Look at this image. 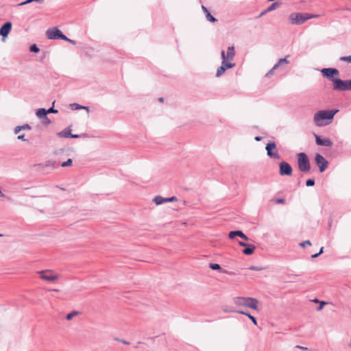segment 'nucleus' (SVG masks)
Wrapping results in <instances>:
<instances>
[{"label":"nucleus","mask_w":351,"mask_h":351,"mask_svg":"<svg viewBox=\"0 0 351 351\" xmlns=\"http://www.w3.org/2000/svg\"><path fill=\"white\" fill-rule=\"evenodd\" d=\"M337 111V110H324L318 111L315 114L313 117L315 124L318 127H322L330 124L332 121L334 116Z\"/></svg>","instance_id":"f257e3e1"},{"label":"nucleus","mask_w":351,"mask_h":351,"mask_svg":"<svg viewBox=\"0 0 351 351\" xmlns=\"http://www.w3.org/2000/svg\"><path fill=\"white\" fill-rule=\"evenodd\" d=\"M310 19L323 20V15L307 12H293L289 16L290 22H305Z\"/></svg>","instance_id":"f03ea898"},{"label":"nucleus","mask_w":351,"mask_h":351,"mask_svg":"<svg viewBox=\"0 0 351 351\" xmlns=\"http://www.w3.org/2000/svg\"><path fill=\"white\" fill-rule=\"evenodd\" d=\"M298 169L302 172H308L311 169V163L307 155L304 153L297 154Z\"/></svg>","instance_id":"7ed1b4c3"},{"label":"nucleus","mask_w":351,"mask_h":351,"mask_svg":"<svg viewBox=\"0 0 351 351\" xmlns=\"http://www.w3.org/2000/svg\"><path fill=\"white\" fill-rule=\"evenodd\" d=\"M333 90H351V80H343L340 78H337L334 80Z\"/></svg>","instance_id":"20e7f679"},{"label":"nucleus","mask_w":351,"mask_h":351,"mask_svg":"<svg viewBox=\"0 0 351 351\" xmlns=\"http://www.w3.org/2000/svg\"><path fill=\"white\" fill-rule=\"evenodd\" d=\"M46 36L50 40H64L66 36L57 27L50 28L46 31Z\"/></svg>","instance_id":"39448f33"},{"label":"nucleus","mask_w":351,"mask_h":351,"mask_svg":"<svg viewBox=\"0 0 351 351\" xmlns=\"http://www.w3.org/2000/svg\"><path fill=\"white\" fill-rule=\"evenodd\" d=\"M267 156L274 159H280V155L276 150V144L274 141H269L265 147Z\"/></svg>","instance_id":"423d86ee"},{"label":"nucleus","mask_w":351,"mask_h":351,"mask_svg":"<svg viewBox=\"0 0 351 351\" xmlns=\"http://www.w3.org/2000/svg\"><path fill=\"white\" fill-rule=\"evenodd\" d=\"M293 173L292 167L289 163L285 161L279 163V174L281 176H291Z\"/></svg>","instance_id":"0eeeda50"},{"label":"nucleus","mask_w":351,"mask_h":351,"mask_svg":"<svg viewBox=\"0 0 351 351\" xmlns=\"http://www.w3.org/2000/svg\"><path fill=\"white\" fill-rule=\"evenodd\" d=\"M321 73L324 77L328 78L334 83V80L337 79L334 76L338 75L339 71L335 68H324L321 70Z\"/></svg>","instance_id":"6e6552de"},{"label":"nucleus","mask_w":351,"mask_h":351,"mask_svg":"<svg viewBox=\"0 0 351 351\" xmlns=\"http://www.w3.org/2000/svg\"><path fill=\"white\" fill-rule=\"evenodd\" d=\"M315 162L321 173L324 172L328 167V162L320 154H315Z\"/></svg>","instance_id":"1a4fd4ad"},{"label":"nucleus","mask_w":351,"mask_h":351,"mask_svg":"<svg viewBox=\"0 0 351 351\" xmlns=\"http://www.w3.org/2000/svg\"><path fill=\"white\" fill-rule=\"evenodd\" d=\"M41 279L47 281H55L58 278V275L53 274L51 270H43L38 272Z\"/></svg>","instance_id":"9d476101"},{"label":"nucleus","mask_w":351,"mask_h":351,"mask_svg":"<svg viewBox=\"0 0 351 351\" xmlns=\"http://www.w3.org/2000/svg\"><path fill=\"white\" fill-rule=\"evenodd\" d=\"M12 23H3L0 28V35L3 42L5 41L6 38L12 30Z\"/></svg>","instance_id":"9b49d317"},{"label":"nucleus","mask_w":351,"mask_h":351,"mask_svg":"<svg viewBox=\"0 0 351 351\" xmlns=\"http://www.w3.org/2000/svg\"><path fill=\"white\" fill-rule=\"evenodd\" d=\"M315 143L317 145L324 147H331L332 142L328 138H322L317 134H315Z\"/></svg>","instance_id":"f8f14e48"},{"label":"nucleus","mask_w":351,"mask_h":351,"mask_svg":"<svg viewBox=\"0 0 351 351\" xmlns=\"http://www.w3.org/2000/svg\"><path fill=\"white\" fill-rule=\"evenodd\" d=\"M245 306L252 308L254 310H258V301L256 298L245 297Z\"/></svg>","instance_id":"ddd939ff"},{"label":"nucleus","mask_w":351,"mask_h":351,"mask_svg":"<svg viewBox=\"0 0 351 351\" xmlns=\"http://www.w3.org/2000/svg\"><path fill=\"white\" fill-rule=\"evenodd\" d=\"M236 237H241L245 241H248L249 238L241 230L230 231L228 234V237L231 239H234Z\"/></svg>","instance_id":"4468645a"},{"label":"nucleus","mask_w":351,"mask_h":351,"mask_svg":"<svg viewBox=\"0 0 351 351\" xmlns=\"http://www.w3.org/2000/svg\"><path fill=\"white\" fill-rule=\"evenodd\" d=\"M225 311L226 312H236L237 313L246 315L247 317H249V319L252 322V323L254 325H256V326L257 325V320H256V317H254L253 315H250L247 312H245L243 311H240V310L239 311H234V310L226 311V310H225Z\"/></svg>","instance_id":"2eb2a0df"},{"label":"nucleus","mask_w":351,"mask_h":351,"mask_svg":"<svg viewBox=\"0 0 351 351\" xmlns=\"http://www.w3.org/2000/svg\"><path fill=\"white\" fill-rule=\"evenodd\" d=\"M71 125L66 128L65 130L58 133V136L60 138H71Z\"/></svg>","instance_id":"dca6fc26"},{"label":"nucleus","mask_w":351,"mask_h":351,"mask_svg":"<svg viewBox=\"0 0 351 351\" xmlns=\"http://www.w3.org/2000/svg\"><path fill=\"white\" fill-rule=\"evenodd\" d=\"M256 247L253 244H248L247 247H245L242 252L245 255H251L254 252Z\"/></svg>","instance_id":"f3484780"},{"label":"nucleus","mask_w":351,"mask_h":351,"mask_svg":"<svg viewBox=\"0 0 351 351\" xmlns=\"http://www.w3.org/2000/svg\"><path fill=\"white\" fill-rule=\"evenodd\" d=\"M245 297H235L233 298V302L237 306H245Z\"/></svg>","instance_id":"a211bd4d"},{"label":"nucleus","mask_w":351,"mask_h":351,"mask_svg":"<svg viewBox=\"0 0 351 351\" xmlns=\"http://www.w3.org/2000/svg\"><path fill=\"white\" fill-rule=\"evenodd\" d=\"M36 114L40 119H47V111L45 108H39L36 110Z\"/></svg>","instance_id":"6ab92c4d"},{"label":"nucleus","mask_w":351,"mask_h":351,"mask_svg":"<svg viewBox=\"0 0 351 351\" xmlns=\"http://www.w3.org/2000/svg\"><path fill=\"white\" fill-rule=\"evenodd\" d=\"M202 8L204 11V12L206 14V19L210 21V22H217V20L213 16L210 14V13L208 12V10H207V8L202 5Z\"/></svg>","instance_id":"aec40b11"},{"label":"nucleus","mask_w":351,"mask_h":351,"mask_svg":"<svg viewBox=\"0 0 351 351\" xmlns=\"http://www.w3.org/2000/svg\"><path fill=\"white\" fill-rule=\"evenodd\" d=\"M235 56V50L234 46H230L228 47L226 58H228L229 60H232Z\"/></svg>","instance_id":"412c9836"},{"label":"nucleus","mask_w":351,"mask_h":351,"mask_svg":"<svg viewBox=\"0 0 351 351\" xmlns=\"http://www.w3.org/2000/svg\"><path fill=\"white\" fill-rule=\"evenodd\" d=\"M281 5V2L280 1H275L273 2L265 10V12H261V14H263L265 12H271L272 10H274L277 8H278Z\"/></svg>","instance_id":"4be33fe9"},{"label":"nucleus","mask_w":351,"mask_h":351,"mask_svg":"<svg viewBox=\"0 0 351 351\" xmlns=\"http://www.w3.org/2000/svg\"><path fill=\"white\" fill-rule=\"evenodd\" d=\"M221 66H223L224 69L227 70L233 68L235 64L230 62L229 60H222Z\"/></svg>","instance_id":"5701e85b"},{"label":"nucleus","mask_w":351,"mask_h":351,"mask_svg":"<svg viewBox=\"0 0 351 351\" xmlns=\"http://www.w3.org/2000/svg\"><path fill=\"white\" fill-rule=\"evenodd\" d=\"M153 201L156 205H160V204H162L163 203L167 202L166 198L162 197V196H159V195L156 196L154 198Z\"/></svg>","instance_id":"b1692460"},{"label":"nucleus","mask_w":351,"mask_h":351,"mask_svg":"<svg viewBox=\"0 0 351 351\" xmlns=\"http://www.w3.org/2000/svg\"><path fill=\"white\" fill-rule=\"evenodd\" d=\"M282 64H289V61L287 60V57H285L284 58L279 59L278 62L274 64V69H276Z\"/></svg>","instance_id":"393cba45"},{"label":"nucleus","mask_w":351,"mask_h":351,"mask_svg":"<svg viewBox=\"0 0 351 351\" xmlns=\"http://www.w3.org/2000/svg\"><path fill=\"white\" fill-rule=\"evenodd\" d=\"M45 167H51L53 169H56L59 167V164L55 160H48L45 162Z\"/></svg>","instance_id":"a878e982"},{"label":"nucleus","mask_w":351,"mask_h":351,"mask_svg":"<svg viewBox=\"0 0 351 351\" xmlns=\"http://www.w3.org/2000/svg\"><path fill=\"white\" fill-rule=\"evenodd\" d=\"M29 51L32 53H38L40 49L36 44H33L29 47Z\"/></svg>","instance_id":"bb28decb"},{"label":"nucleus","mask_w":351,"mask_h":351,"mask_svg":"<svg viewBox=\"0 0 351 351\" xmlns=\"http://www.w3.org/2000/svg\"><path fill=\"white\" fill-rule=\"evenodd\" d=\"M226 71V69H224V68H223V66H220L217 69V72H216V74H215L216 77H220V76H221V75H222V74H223Z\"/></svg>","instance_id":"cd10ccee"},{"label":"nucleus","mask_w":351,"mask_h":351,"mask_svg":"<svg viewBox=\"0 0 351 351\" xmlns=\"http://www.w3.org/2000/svg\"><path fill=\"white\" fill-rule=\"evenodd\" d=\"M80 314V312L73 311L69 313H68L66 316V319L67 320L71 319L75 315Z\"/></svg>","instance_id":"c85d7f7f"},{"label":"nucleus","mask_w":351,"mask_h":351,"mask_svg":"<svg viewBox=\"0 0 351 351\" xmlns=\"http://www.w3.org/2000/svg\"><path fill=\"white\" fill-rule=\"evenodd\" d=\"M71 108L72 110H82V108H84V106H81L77 103H73V104H71L70 105Z\"/></svg>","instance_id":"c756f323"},{"label":"nucleus","mask_w":351,"mask_h":351,"mask_svg":"<svg viewBox=\"0 0 351 351\" xmlns=\"http://www.w3.org/2000/svg\"><path fill=\"white\" fill-rule=\"evenodd\" d=\"M72 163H73V160L71 158H69L65 162H63L60 166L62 167H70L72 165Z\"/></svg>","instance_id":"7c9ffc66"},{"label":"nucleus","mask_w":351,"mask_h":351,"mask_svg":"<svg viewBox=\"0 0 351 351\" xmlns=\"http://www.w3.org/2000/svg\"><path fill=\"white\" fill-rule=\"evenodd\" d=\"M209 267L213 270H219L221 269V266L217 263H210Z\"/></svg>","instance_id":"2f4dec72"},{"label":"nucleus","mask_w":351,"mask_h":351,"mask_svg":"<svg viewBox=\"0 0 351 351\" xmlns=\"http://www.w3.org/2000/svg\"><path fill=\"white\" fill-rule=\"evenodd\" d=\"M45 0H26L24 2H22L19 4V5H25V4H27V3H32L33 1H35V2H37V3H43Z\"/></svg>","instance_id":"473e14b6"},{"label":"nucleus","mask_w":351,"mask_h":351,"mask_svg":"<svg viewBox=\"0 0 351 351\" xmlns=\"http://www.w3.org/2000/svg\"><path fill=\"white\" fill-rule=\"evenodd\" d=\"M339 60L343 62H348L351 63V55L348 56H341Z\"/></svg>","instance_id":"72a5a7b5"},{"label":"nucleus","mask_w":351,"mask_h":351,"mask_svg":"<svg viewBox=\"0 0 351 351\" xmlns=\"http://www.w3.org/2000/svg\"><path fill=\"white\" fill-rule=\"evenodd\" d=\"M315 185V180L313 179H308L306 181V186H313Z\"/></svg>","instance_id":"f704fd0d"},{"label":"nucleus","mask_w":351,"mask_h":351,"mask_svg":"<svg viewBox=\"0 0 351 351\" xmlns=\"http://www.w3.org/2000/svg\"><path fill=\"white\" fill-rule=\"evenodd\" d=\"M302 247H304L306 245H311V243L309 240L304 241L300 244Z\"/></svg>","instance_id":"c9c22d12"},{"label":"nucleus","mask_w":351,"mask_h":351,"mask_svg":"<svg viewBox=\"0 0 351 351\" xmlns=\"http://www.w3.org/2000/svg\"><path fill=\"white\" fill-rule=\"evenodd\" d=\"M221 58H222V60H229L228 58H226V53H225V51L224 50H222L221 51Z\"/></svg>","instance_id":"e433bc0d"},{"label":"nucleus","mask_w":351,"mask_h":351,"mask_svg":"<svg viewBox=\"0 0 351 351\" xmlns=\"http://www.w3.org/2000/svg\"><path fill=\"white\" fill-rule=\"evenodd\" d=\"M325 304H326V302H321L319 303V305L317 307V311H321L324 308Z\"/></svg>","instance_id":"4c0bfd02"},{"label":"nucleus","mask_w":351,"mask_h":351,"mask_svg":"<svg viewBox=\"0 0 351 351\" xmlns=\"http://www.w3.org/2000/svg\"><path fill=\"white\" fill-rule=\"evenodd\" d=\"M47 114L49 113H58V110L54 109L53 107L49 108L48 110H47Z\"/></svg>","instance_id":"58836bf2"},{"label":"nucleus","mask_w":351,"mask_h":351,"mask_svg":"<svg viewBox=\"0 0 351 351\" xmlns=\"http://www.w3.org/2000/svg\"><path fill=\"white\" fill-rule=\"evenodd\" d=\"M276 204H283L285 203V199L282 198H277L275 199Z\"/></svg>","instance_id":"ea45409f"},{"label":"nucleus","mask_w":351,"mask_h":351,"mask_svg":"<svg viewBox=\"0 0 351 351\" xmlns=\"http://www.w3.org/2000/svg\"><path fill=\"white\" fill-rule=\"evenodd\" d=\"M86 134H82V135L80 134H71V138H78L81 136H86Z\"/></svg>","instance_id":"a19ab883"},{"label":"nucleus","mask_w":351,"mask_h":351,"mask_svg":"<svg viewBox=\"0 0 351 351\" xmlns=\"http://www.w3.org/2000/svg\"><path fill=\"white\" fill-rule=\"evenodd\" d=\"M249 269L252 271H260L261 270V268L256 266H250Z\"/></svg>","instance_id":"79ce46f5"},{"label":"nucleus","mask_w":351,"mask_h":351,"mask_svg":"<svg viewBox=\"0 0 351 351\" xmlns=\"http://www.w3.org/2000/svg\"><path fill=\"white\" fill-rule=\"evenodd\" d=\"M21 128V130H30L31 127L29 124H24L23 125H20Z\"/></svg>","instance_id":"37998d69"},{"label":"nucleus","mask_w":351,"mask_h":351,"mask_svg":"<svg viewBox=\"0 0 351 351\" xmlns=\"http://www.w3.org/2000/svg\"><path fill=\"white\" fill-rule=\"evenodd\" d=\"M167 202H173L177 200V198L176 197H171L166 198Z\"/></svg>","instance_id":"c03bdc74"},{"label":"nucleus","mask_w":351,"mask_h":351,"mask_svg":"<svg viewBox=\"0 0 351 351\" xmlns=\"http://www.w3.org/2000/svg\"><path fill=\"white\" fill-rule=\"evenodd\" d=\"M17 138L23 141H27V139L25 138V134L19 135Z\"/></svg>","instance_id":"a18cd8bd"},{"label":"nucleus","mask_w":351,"mask_h":351,"mask_svg":"<svg viewBox=\"0 0 351 351\" xmlns=\"http://www.w3.org/2000/svg\"><path fill=\"white\" fill-rule=\"evenodd\" d=\"M274 70H275V69H274V67H273L270 71H269L266 73L265 76H266V77H270V76L274 73Z\"/></svg>","instance_id":"49530a36"},{"label":"nucleus","mask_w":351,"mask_h":351,"mask_svg":"<svg viewBox=\"0 0 351 351\" xmlns=\"http://www.w3.org/2000/svg\"><path fill=\"white\" fill-rule=\"evenodd\" d=\"M50 123H51V121L47 117V119H43V123L46 125H49Z\"/></svg>","instance_id":"de8ad7c7"},{"label":"nucleus","mask_w":351,"mask_h":351,"mask_svg":"<svg viewBox=\"0 0 351 351\" xmlns=\"http://www.w3.org/2000/svg\"><path fill=\"white\" fill-rule=\"evenodd\" d=\"M238 244H239L240 246H242V247H247V245L249 243H245V242H243V241H239L238 242Z\"/></svg>","instance_id":"09e8293b"},{"label":"nucleus","mask_w":351,"mask_h":351,"mask_svg":"<svg viewBox=\"0 0 351 351\" xmlns=\"http://www.w3.org/2000/svg\"><path fill=\"white\" fill-rule=\"evenodd\" d=\"M64 40L68 41L73 45H75L76 43V42L75 40H71V39L67 38L66 36V39H64Z\"/></svg>","instance_id":"8fccbe9b"},{"label":"nucleus","mask_w":351,"mask_h":351,"mask_svg":"<svg viewBox=\"0 0 351 351\" xmlns=\"http://www.w3.org/2000/svg\"><path fill=\"white\" fill-rule=\"evenodd\" d=\"M21 130V126H16V127L14 128V133H15V134H18Z\"/></svg>","instance_id":"3c124183"},{"label":"nucleus","mask_w":351,"mask_h":351,"mask_svg":"<svg viewBox=\"0 0 351 351\" xmlns=\"http://www.w3.org/2000/svg\"><path fill=\"white\" fill-rule=\"evenodd\" d=\"M296 348H299L300 350H304L308 349L306 347H303V346H296Z\"/></svg>","instance_id":"603ef678"},{"label":"nucleus","mask_w":351,"mask_h":351,"mask_svg":"<svg viewBox=\"0 0 351 351\" xmlns=\"http://www.w3.org/2000/svg\"><path fill=\"white\" fill-rule=\"evenodd\" d=\"M319 256V253L314 254L311 256L312 258H315Z\"/></svg>","instance_id":"864d4df0"},{"label":"nucleus","mask_w":351,"mask_h":351,"mask_svg":"<svg viewBox=\"0 0 351 351\" xmlns=\"http://www.w3.org/2000/svg\"><path fill=\"white\" fill-rule=\"evenodd\" d=\"M261 139H262L261 136H256L255 137V141H260Z\"/></svg>","instance_id":"5fc2aeb1"},{"label":"nucleus","mask_w":351,"mask_h":351,"mask_svg":"<svg viewBox=\"0 0 351 351\" xmlns=\"http://www.w3.org/2000/svg\"><path fill=\"white\" fill-rule=\"evenodd\" d=\"M323 251H324V247H322L320 248V250H319V252H318V253H319V254L320 255L321 254H322V253H323Z\"/></svg>","instance_id":"6e6d98bb"},{"label":"nucleus","mask_w":351,"mask_h":351,"mask_svg":"<svg viewBox=\"0 0 351 351\" xmlns=\"http://www.w3.org/2000/svg\"><path fill=\"white\" fill-rule=\"evenodd\" d=\"M121 342H122L123 343L125 344V345H128V344H130V343H129L128 341H125V340H121Z\"/></svg>","instance_id":"4d7b16f0"},{"label":"nucleus","mask_w":351,"mask_h":351,"mask_svg":"<svg viewBox=\"0 0 351 351\" xmlns=\"http://www.w3.org/2000/svg\"><path fill=\"white\" fill-rule=\"evenodd\" d=\"M4 196H5L4 193L0 190V197H3Z\"/></svg>","instance_id":"13d9d810"},{"label":"nucleus","mask_w":351,"mask_h":351,"mask_svg":"<svg viewBox=\"0 0 351 351\" xmlns=\"http://www.w3.org/2000/svg\"><path fill=\"white\" fill-rule=\"evenodd\" d=\"M82 109H84V110H86L87 111H88L89 110V107L84 106V108H82Z\"/></svg>","instance_id":"bf43d9fd"},{"label":"nucleus","mask_w":351,"mask_h":351,"mask_svg":"<svg viewBox=\"0 0 351 351\" xmlns=\"http://www.w3.org/2000/svg\"><path fill=\"white\" fill-rule=\"evenodd\" d=\"M158 101H159L160 102H162V101H164L163 97H160V98H158Z\"/></svg>","instance_id":"052dcab7"},{"label":"nucleus","mask_w":351,"mask_h":351,"mask_svg":"<svg viewBox=\"0 0 351 351\" xmlns=\"http://www.w3.org/2000/svg\"><path fill=\"white\" fill-rule=\"evenodd\" d=\"M313 302L317 303V302H319V300H318L317 299H315V300H313Z\"/></svg>","instance_id":"680f3d73"},{"label":"nucleus","mask_w":351,"mask_h":351,"mask_svg":"<svg viewBox=\"0 0 351 351\" xmlns=\"http://www.w3.org/2000/svg\"><path fill=\"white\" fill-rule=\"evenodd\" d=\"M46 53H47V51H45V52H44V53H43V58H45V54H46Z\"/></svg>","instance_id":"e2e57ef3"},{"label":"nucleus","mask_w":351,"mask_h":351,"mask_svg":"<svg viewBox=\"0 0 351 351\" xmlns=\"http://www.w3.org/2000/svg\"><path fill=\"white\" fill-rule=\"evenodd\" d=\"M53 291H56V292L59 291V290H58V289H53Z\"/></svg>","instance_id":"0e129e2a"},{"label":"nucleus","mask_w":351,"mask_h":351,"mask_svg":"<svg viewBox=\"0 0 351 351\" xmlns=\"http://www.w3.org/2000/svg\"><path fill=\"white\" fill-rule=\"evenodd\" d=\"M134 348H138V345H136V346H134Z\"/></svg>","instance_id":"69168bd1"},{"label":"nucleus","mask_w":351,"mask_h":351,"mask_svg":"<svg viewBox=\"0 0 351 351\" xmlns=\"http://www.w3.org/2000/svg\"><path fill=\"white\" fill-rule=\"evenodd\" d=\"M0 237H3V234H0Z\"/></svg>","instance_id":"338daca9"}]
</instances>
